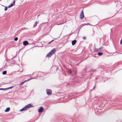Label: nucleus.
I'll return each mask as SVG.
<instances>
[{
  "mask_svg": "<svg viewBox=\"0 0 122 122\" xmlns=\"http://www.w3.org/2000/svg\"><path fill=\"white\" fill-rule=\"evenodd\" d=\"M44 109L43 108V107H40L38 110V112H41Z\"/></svg>",
  "mask_w": 122,
  "mask_h": 122,
  "instance_id": "obj_7",
  "label": "nucleus"
},
{
  "mask_svg": "<svg viewBox=\"0 0 122 122\" xmlns=\"http://www.w3.org/2000/svg\"><path fill=\"white\" fill-rule=\"evenodd\" d=\"M15 0H14L13 3L11 4L8 6V7L9 8H10L14 5H15Z\"/></svg>",
  "mask_w": 122,
  "mask_h": 122,
  "instance_id": "obj_4",
  "label": "nucleus"
},
{
  "mask_svg": "<svg viewBox=\"0 0 122 122\" xmlns=\"http://www.w3.org/2000/svg\"><path fill=\"white\" fill-rule=\"evenodd\" d=\"M22 87V86H20V88L21 87Z\"/></svg>",
  "mask_w": 122,
  "mask_h": 122,
  "instance_id": "obj_23",
  "label": "nucleus"
},
{
  "mask_svg": "<svg viewBox=\"0 0 122 122\" xmlns=\"http://www.w3.org/2000/svg\"><path fill=\"white\" fill-rule=\"evenodd\" d=\"M37 23V22L36 21L35 23V24L34 25L33 27H35L36 26Z\"/></svg>",
  "mask_w": 122,
  "mask_h": 122,
  "instance_id": "obj_13",
  "label": "nucleus"
},
{
  "mask_svg": "<svg viewBox=\"0 0 122 122\" xmlns=\"http://www.w3.org/2000/svg\"><path fill=\"white\" fill-rule=\"evenodd\" d=\"M76 40H74L72 42V45H74L76 43Z\"/></svg>",
  "mask_w": 122,
  "mask_h": 122,
  "instance_id": "obj_10",
  "label": "nucleus"
},
{
  "mask_svg": "<svg viewBox=\"0 0 122 122\" xmlns=\"http://www.w3.org/2000/svg\"><path fill=\"white\" fill-rule=\"evenodd\" d=\"M52 55V54H51V53L50 52L48 54L46 55V57H50Z\"/></svg>",
  "mask_w": 122,
  "mask_h": 122,
  "instance_id": "obj_11",
  "label": "nucleus"
},
{
  "mask_svg": "<svg viewBox=\"0 0 122 122\" xmlns=\"http://www.w3.org/2000/svg\"><path fill=\"white\" fill-rule=\"evenodd\" d=\"M56 51V49H54L53 50H52L50 52L51 53V54H52V55L54 54V53Z\"/></svg>",
  "mask_w": 122,
  "mask_h": 122,
  "instance_id": "obj_6",
  "label": "nucleus"
},
{
  "mask_svg": "<svg viewBox=\"0 0 122 122\" xmlns=\"http://www.w3.org/2000/svg\"><path fill=\"white\" fill-rule=\"evenodd\" d=\"M46 93L48 95H51V91L50 90H46Z\"/></svg>",
  "mask_w": 122,
  "mask_h": 122,
  "instance_id": "obj_3",
  "label": "nucleus"
},
{
  "mask_svg": "<svg viewBox=\"0 0 122 122\" xmlns=\"http://www.w3.org/2000/svg\"><path fill=\"white\" fill-rule=\"evenodd\" d=\"M27 110L26 107H24L22 109L20 110V112H22L23 111H25Z\"/></svg>",
  "mask_w": 122,
  "mask_h": 122,
  "instance_id": "obj_8",
  "label": "nucleus"
},
{
  "mask_svg": "<svg viewBox=\"0 0 122 122\" xmlns=\"http://www.w3.org/2000/svg\"><path fill=\"white\" fill-rule=\"evenodd\" d=\"M34 107V106L32 105L31 104H29L25 106L27 109L28 108L33 107Z\"/></svg>",
  "mask_w": 122,
  "mask_h": 122,
  "instance_id": "obj_2",
  "label": "nucleus"
},
{
  "mask_svg": "<svg viewBox=\"0 0 122 122\" xmlns=\"http://www.w3.org/2000/svg\"><path fill=\"white\" fill-rule=\"evenodd\" d=\"M31 79H29V80H26V81H24V82H21V83H20V84H22L23 83H25V82L26 81H28L29 80H30Z\"/></svg>",
  "mask_w": 122,
  "mask_h": 122,
  "instance_id": "obj_14",
  "label": "nucleus"
},
{
  "mask_svg": "<svg viewBox=\"0 0 122 122\" xmlns=\"http://www.w3.org/2000/svg\"><path fill=\"white\" fill-rule=\"evenodd\" d=\"M83 39H85V37H83Z\"/></svg>",
  "mask_w": 122,
  "mask_h": 122,
  "instance_id": "obj_22",
  "label": "nucleus"
},
{
  "mask_svg": "<svg viewBox=\"0 0 122 122\" xmlns=\"http://www.w3.org/2000/svg\"><path fill=\"white\" fill-rule=\"evenodd\" d=\"M84 17V15L83 13V10H82L81 13L80 15V18L81 19H83Z\"/></svg>",
  "mask_w": 122,
  "mask_h": 122,
  "instance_id": "obj_1",
  "label": "nucleus"
},
{
  "mask_svg": "<svg viewBox=\"0 0 122 122\" xmlns=\"http://www.w3.org/2000/svg\"><path fill=\"white\" fill-rule=\"evenodd\" d=\"M29 44V43L28 41H23V45L24 46H26L27 45Z\"/></svg>",
  "mask_w": 122,
  "mask_h": 122,
  "instance_id": "obj_5",
  "label": "nucleus"
},
{
  "mask_svg": "<svg viewBox=\"0 0 122 122\" xmlns=\"http://www.w3.org/2000/svg\"><path fill=\"white\" fill-rule=\"evenodd\" d=\"M6 72H7L6 71H4L2 72V74L3 75L6 74Z\"/></svg>",
  "mask_w": 122,
  "mask_h": 122,
  "instance_id": "obj_15",
  "label": "nucleus"
},
{
  "mask_svg": "<svg viewBox=\"0 0 122 122\" xmlns=\"http://www.w3.org/2000/svg\"><path fill=\"white\" fill-rule=\"evenodd\" d=\"M18 39V38L17 37H15L14 39V40L15 41H17Z\"/></svg>",
  "mask_w": 122,
  "mask_h": 122,
  "instance_id": "obj_19",
  "label": "nucleus"
},
{
  "mask_svg": "<svg viewBox=\"0 0 122 122\" xmlns=\"http://www.w3.org/2000/svg\"><path fill=\"white\" fill-rule=\"evenodd\" d=\"M10 110V108L9 107L7 108L5 110V112H8Z\"/></svg>",
  "mask_w": 122,
  "mask_h": 122,
  "instance_id": "obj_9",
  "label": "nucleus"
},
{
  "mask_svg": "<svg viewBox=\"0 0 122 122\" xmlns=\"http://www.w3.org/2000/svg\"><path fill=\"white\" fill-rule=\"evenodd\" d=\"M53 41V40L52 41H51L50 42V43H51V42H52Z\"/></svg>",
  "mask_w": 122,
  "mask_h": 122,
  "instance_id": "obj_20",
  "label": "nucleus"
},
{
  "mask_svg": "<svg viewBox=\"0 0 122 122\" xmlns=\"http://www.w3.org/2000/svg\"><path fill=\"white\" fill-rule=\"evenodd\" d=\"M71 73V71H70V72H69V73Z\"/></svg>",
  "mask_w": 122,
  "mask_h": 122,
  "instance_id": "obj_21",
  "label": "nucleus"
},
{
  "mask_svg": "<svg viewBox=\"0 0 122 122\" xmlns=\"http://www.w3.org/2000/svg\"><path fill=\"white\" fill-rule=\"evenodd\" d=\"M98 55L99 56L102 55L103 54L102 52H99L98 53Z\"/></svg>",
  "mask_w": 122,
  "mask_h": 122,
  "instance_id": "obj_16",
  "label": "nucleus"
},
{
  "mask_svg": "<svg viewBox=\"0 0 122 122\" xmlns=\"http://www.w3.org/2000/svg\"><path fill=\"white\" fill-rule=\"evenodd\" d=\"M6 90V88H0V90Z\"/></svg>",
  "mask_w": 122,
  "mask_h": 122,
  "instance_id": "obj_17",
  "label": "nucleus"
},
{
  "mask_svg": "<svg viewBox=\"0 0 122 122\" xmlns=\"http://www.w3.org/2000/svg\"><path fill=\"white\" fill-rule=\"evenodd\" d=\"M13 86H11V87H9L7 88H6V89H11V88H13Z\"/></svg>",
  "mask_w": 122,
  "mask_h": 122,
  "instance_id": "obj_18",
  "label": "nucleus"
},
{
  "mask_svg": "<svg viewBox=\"0 0 122 122\" xmlns=\"http://www.w3.org/2000/svg\"><path fill=\"white\" fill-rule=\"evenodd\" d=\"M2 5V6H4V7H5V9H4L5 11H6V10H7V8H8L7 7L3 5Z\"/></svg>",
  "mask_w": 122,
  "mask_h": 122,
  "instance_id": "obj_12",
  "label": "nucleus"
}]
</instances>
